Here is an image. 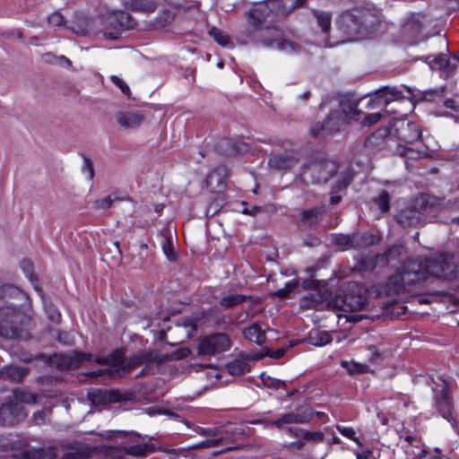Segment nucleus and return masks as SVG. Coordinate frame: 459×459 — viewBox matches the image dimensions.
<instances>
[{
    "label": "nucleus",
    "mask_w": 459,
    "mask_h": 459,
    "mask_svg": "<svg viewBox=\"0 0 459 459\" xmlns=\"http://www.w3.org/2000/svg\"><path fill=\"white\" fill-rule=\"evenodd\" d=\"M402 98V93L395 89L390 90L385 87L376 93L375 99L372 102H376L378 106L384 104L387 106L391 101Z\"/></svg>",
    "instance_id": "2f4dec72"
},
{
    "label": "nucleus",
    "mask_w": 459,
    "mask_h": 459,
    "mask_svg": "<svg viewBox=\"0 0 459 459\" xmlns=\"http://www.w3.org/2000/svg\"><path fill=\"white\" fill-rule=\"evenodd\" d=\"M243 336L249 342L262 345L265 339V332L262 330L258 324H253L243 329Z\"/></svg>",
    "instance_id": "7c9ffc66"
},
{
    "label": "nucleus",
    "mask_w": 459,
    "mask_h": 459,
    "mask_svg": "<svg viewBox=\"0 0 459 459\" xmlns=\"http://www.w3.org/2000/svg\"><path fill=\"white\" fill-rule=\"evenodd\" d=\"M175 13L170 10H162L154 21V25L157 28H163L170 24L175 19Z\"/></svg>",
    "instance_id": "de8ad7c7"
},
{
    "label": "nucleus",
    "mask_w": 459,
    "mask_h": 459,
    "mask_svg": "<svg viewBox=\"0 0 459 459\" xmlns=\"http://www.w3.org/2000/svg\"><path fill=\"white\" fill-rule=\"evenodd\" d=\"M13 394L15 399L21 403L32 404L37 402V394L30 393L25 389H15Z\"/></svg>",
    "instance_id": "603ef678"
},
{
    "label": "nucleus",
    "mask_w": 459,
    "mask_h": 459,
    "mask_svg": "<svg viewBox=\"0 0 459 459\" xmlns=\"http://www.w3.org/2000/svg\"><path fill=\"white\" fill-rule=\"evenodd\" d=\"M307 0H264L255 3L252 7L245 13L248 28L245 30L246 36L248 31L257 30L264 27V23L273 16L285 17L297 7H301Z\"/></svg>",
    "instance_id": "f03ea898"
},
{
    "label": "nucleus",
    "mask_w": 459,
    "mask_h": 459,
    "mask_svg": "<svg viewBox=\"0 0 459 459\" xmlns=\"http://www.w3.org/2000/svg\"><path fill=\"white\" fill-rule=\"evenodd\" d=\"M440 380L442 383L436 384V387L433 388L435 405L441 416L453 422V427L455 428L457 421L453 416L454 404L449 393V384L445 379Z\"/></svg>",
    "instance_id": "6e6552de"
},
{
    "label": "nucleus",
    "mask_w": 459,
    "mask_h": 459,
    "mask_svg": "<svg viewBox=\"0 0 459 459\" xmlns=\"http://www.w3.org/2000/svg\"><path fill=\"white\" fill-rule=\"evenodd\" d=\"M342 366L345 368L350 374H362L368 370V367L367 365L353 361H342Z\"/></svg>",
    "instance_id": "6e6d98bb"
},
{
    "label": "nucleus",
    "mask_w": 459,
    "mask_h": 459,
    "mask_svg": "<svg viewBox=\"0 0 459 459\" xmlns=\"http://www.w3.org/2000/svg\"><path fill=\"white\" fill-rule=\"evenodd\" d=\"M343 124L346 123L341 112L332 110L322 123L318 122L311 126L310 134L315 137L331 134L338 132Z\"/></svg>",
    "instance_id": "ddd939ff"
},
{
    "label": "nucleus",
    "mask_w": 459,
    "mask_h": 459,
    "mask_svg": "<svg viewBox=\"0 0 459 459\" xmlns=\"http://www.w3.org/2000/svg\"><path fill=\"white\" fill-rule=\"evenodd\" d=\"M400 276L403 285H413L427 280V271L424 264L410 259L403 264Z\"/></svg>",
    "instance_id": "4468645a"
},
{
    "label": "nucleus",
    "mask_w": 459,
    "mask_h": 459,
    "mask_svg": "<svg viewBox=\"0 0 459 459\" xmlns=\"http://www.w3.org/2000/svg\"><path fill=\"white\" fill-rule=\"evenodd\" d=\"M419 215H422L427 221V215L430 213L436 207V200L429 195L421 194L415 197L410 204Z\"/></svg>",
    "instance_id": "393cba45"
},
{
    "label": "nucleus",
    "mask_w": 459,
    "mask_h": 459,
    "mask_svg": "<svg viewBox=\"0 0 459 459\" xmlns=\"http://www.w3.org/2000/svg\"><path fill=\"white\" fill-rule=\"evenodd\" d=\"M298 161L292 155L273 153L269 157L268 165L274 170H286L295 166Z\"/></svg>",
    "instance_id": "bb28decb"
},
{
    "label": "nucleus",
    "mask_w": 459,
    "mask_h": 459,
    "mask_svg": "<svg viewBox=\"0 0 459 459\" xmlns=\"http://www.w3.org/2000/svg\"><path fill=\"white\" fill-rule=\"evenodd\" d=\"M124 447H108L104 451L102 459H125Z\"/></svg>",
    "instance_id": "052dcab7"
},
{
    "label": "nucleus",
    "mask_w": 459,
    "mask_h": 459,
    "mask_svg": "<svg viewBox=\"0 0 459 459\" xmlns=\"http://www.w3.org/2000/svg\"><path fill=\"white\" fill-rule=\"evenodd\" d=\"M6 297L25 298V294L17 287L11 284H2L0 282V299Z\"/></svg>",
    "instance_id": "8fccbe9b"
},
{
    "label": "nucleus",
    "mask_w": 459,
    "mask_h": 459,
    "mask_svg": "<svg viewBox=\"0 0 459 459\" xmlns=\"http://www.w3.org/2000/svg\"><path fill=\"white\" fill-rule=\"evenodd\" d=\"M373 202L381 212H387L390 209V195L385 190L381 191L379 195L373 199Z\"/></svg>",
    "instance_id": "3c124183"
},
{
    "label": "nucleus",
    "mask_w": 459,
    "mask_h": 459,
    "mask_svg": "<svg viewBox=\"0 0 459 459\" xmlns=\"http://www.w3.org/2000/svg\"><path fill=\"white\" fill-rule=\"evenodd\" d=\"M56 447L30 448L22 451L20 459H54L56 457Z\"/></svg>",
    "instance_id": "cd10ccee"
},
{
    "label": "nucleus",
    "mask_w": 459,
    "mask_h": 459,
    "mask_svg": "<svg viewBox=\"0 0 459 459\" xmlns=\"http://www.w3.org/2000/svg\"><path fill=\"white\" fill-rule=\"evenodd\" d=\"M109 27L115 30H132L136 26L134 19L127 13L116 11L111 13L107 20Z\"/></svg>",
    "instance_id": "412c9836"
},
{
    "label": "nucleus",
    "mask_w": 459,
    "mask_h": 459,
    "mask_svg": "<svg viewBox=\"0 0 459 459\" xmlns=\"http://www.w3.org/2000/svg\"><path fill=\"white\" fill-rule=\"evenodd\" d=\"M246 296L241 294H231L221 298L220 304L224 307H232L236 305L241 304L246 300Z\"/></svg>",
    "instance_id": "864d4df0"
},
{
    "label": "nucleus",
    "mask_w": 459,
    "mask_h": 459,
    "mask_svg": "<svg viewBox=\"0 0 459 459\" xmlns=\"http://www.w3.org/2000/svg\"><path fill=\"white\" fill-rule=\"evenodd\" d=\"M322 209L318 207L305 210L301 213V221L302 222L309 226L315 225L317 223L319 217L322 215Z\"/></svg>",
    "instance_id": "49530a36"
},
{
    "label": "nucleus",
    "mask_w": 459,
    "mask_h": 459,
    "mask_svg": "<svg viewBox=\"0 0 459 459\" xmlns=\"http://www.w3.org/2000/svg\"><path fill=\"white\" fill-rule=\"evenodd\" d=\"M98 451L97 447L82 446L76 452L65 453L61 459H88L93 453Z\"/></svg>",
    "instance_id": "37998d69"
},
{
    "label": "nucleus",
    "mask_w": 459,
    "mask_h": 459,
    "mask_svg": "<svg viewBox=\"0 0 459 459\" xmlns=\"http://www.w3.org/2000/svg\"><path fill=\"white\" fill-rule=\"evenodd\" d=\"M383 115L381 113H371V114H364L362 112V117L360 121H357L361 126H371L377 124L382 118Z\"/></svg>",
    "instance_id": "13d9d810"
},
{
    "label": "nucleus",
    "mask_w": 459,
    "mask_h": 459,
    "mask_svg": "<svg viewBox=\"0 0 459 459\" xmlns=\"http://www.w3.org/2000/svg\"><path fill=\"white\" fill-rule=\"evenodd\" d=\"M380 23L379 13L369 8L345 11L336 20L338 30L345 37L343 41L370 38L377 31Z\"/></svg>",
    "instance_id": "f257e3e1"
},
{
    "label": "nucleus",
    "mask_w": 459,
    "mask_h": 459,
    "mask_svg": "<svg viewBox=\"0 0 459 459\" xmlns=\"http://www.w3.org/2000/svg\"><path fill=\"white\" fill-rule=\"evenodd\" d=\"M29 316L11 304L0 307V336L6 339L27 340Z\"/></svg>",
    "instance_id": "7ed1b4c3"
},
{
    "label": "nucleus",
    "mask_w": 459,
    "mask_h": 459,
    "mask_svg": "<svg viewBox=\"0 0 459 459\" xmlns=\"http://www.w3.org/2000/svg\"><path fill=\"white\" fill-rule=\"evenodd\" d=\"M261 379L263 381V384L272 389H280V388H285L286 387V382L273 378L270 377L269 375H266L265 373L261 374Z\"/></svg>",
    "instance_id": "5fc2aeb1"
},
{
    "label": "nucleus",
    "mask_w": 459,
    "mask_h": 459,
    "mask_svg": "<svg viewBox=\"0 0 459 459\" xmlns=\"http://www.w3.org/2000/svg\"><path fill=\"white\" fill-rule=\"evenodd\" d=\"M336 429L342 435L354 440L359 446H362L359 438L355 437V431L352 428L342 427L338 425L336 426Z\"/></svg>",
    "instance_id": "774afa93"
},
{
    "label": "nucleus",
    "mask_w": 459,
    "mask_h": 459,
    "mask_svg": "<svg viewBox=\"0 0 459 459\" xmlns=\"http://www.w3.org/2000/svg\"><path fill=\"white\" fill-rule=\"evenodd\" d=\"M117 123L126 129H135L144 121V116L139 112L120 111L116 114Z\"/></svg>",
    "instance_id": "b1692460"
},
{
    "label": "nucleus",
    "mask_w": 459,
    "mask_h": 459,
    "mask_svg": "<svg viewBox=\"0 0 459 459\" xmlns=\"http://www.w3.org/2000/svg\"><path fill=\"white\" fill-rule=\"evenodd\" d=\"M446 87L442 86L437 89L427 90V91H418L417 94H414V97L419 100L425 101H436L438 99H441L445 94Z\"/></svg>",
    "instance_id": "a19ab883"
},
{
    "label": "nucleus",
    "mask_w": 459,
    "mask_h": 459,
    "mask_svg": "<svg viewBox=\"0 0 459 459\" xmlns=\"http://www.w3.org/2000/svg\"><path fill=\"white\" fill-rule=\"evenodd\" d=\"M23 407L14 402H9L0 407V426L11 427L24 418Z\"/></svg>",
    "instance_id": "f3484780"
},
{
    "label": "nucleus",
    "mask_w": 459,
    "mask_h": 459,
    "mask_svg": "<svg viewBox=\"0 0 459 459\" xmlns=\"http://www.w3.org/2000/svg\"><path fill=\"white\" fill-rule=\"evenodd\" d=\"M126 4L131 10L145 13H152L157 8L155 0H126Z\"/></svg>",
    "instance_id": "e433bc0d"
},
{
    "label": "nucleus",
    "mask_w": 459,
    "mask_h": 459,
    "mask_svg": "<svg viewBox=\"0 0 459 459\" xmlns=\"http://www.w3.org/2000/svg\"><path fill=\"white\" fill-rule=\"evenodd\" d=\"M124 352L120 350L113 351L107 357H98L95 359V362L99 365L110 366L108 368L93 370L86 373L89 377H97L100 376H107L109 378H115L121 377V368L124 367Z\"/></svg>",
    "instance_id": "9d476101"
},
{
    "label": "nucleus",
    "mask_w": 459,
    "mask_h": 459,
    "mask_svg": "<svg viewBox=\"0 0 459 459\" xmlns=\"http://www.w3.org/2000/svg\"><path fill=\"white\" fill-rule=\"evenodd\" d=\"M339 164L327 158L316 159L301 168L300 178L306 184L326 183L338 171Z\"/></svg>",
    "instance_id": "423d86ee"
},
{
    "label": "nucleus",
    "mask_w": 459,
    "mask_h": 459,
    "mask_svg": "<svg viewBox=\"0 0 459 459\" xmlns=\"http://www.w3.org/2000/svg\"><path fill=\"white\" fill-rule=\"evenodd\" d=\"M328 305L342 311L362 310L368 306L367 289L357 281L342 284Z\"/></svg>",
    "instance_id": "20e7f679"
},
{
    "label": "nucleus",
    "mask_w": 459,
    "mask_h": 459,
    "mask_svg": "<svg viewBox=\"0 0 459 459\" xmlns=\"http://www.w3.org/2000/svg\"><path fill=\"white\" fill-rule=\"evenodd\" d=\"M324 433L321 431H300V437L309 442H321L324 440Z\"/></svg>",
    "instance_id": "e2e57ef3"
},
{
    "label": "nucleus",
    "mask_w": 459,
    "mask_h": 459,
    "mask_svg": "<svg viewBox=\"0 0 459 459\" xmlns=\"http://www.w3.org/2000/svg\"><path fill=\"white\" fill-rule=\"evenodd\" d=\"M396 222L403 228L418 227L425 222V218L419 215L415 210L409 205L395 215Z\"/></svg>",
    "instance_id": "4be33fe9"
},
{
    "label": "nucleus",
    "mask_w": 459,
    "mask_h": 459,
    "mask_svg": "<svg viewBox=\"0 0 459 459\" xmlns=\"http://www.w3.org/2000/svg\"><path fill=\"white\" fill-rule=\"evenodd\" d=\"M167 357H162V355L156 351L141 352L129 358L126 364L121 368V370L122 373H126L143 364L149 366L153 362L160 365L167 361Z\"/></svg>",
    "instance_id": "2eb2a0df"
},
{
    "label": "nucleus",
    "mask_w": 459,
    "mask_h": 459,
    "mask_svg": "<svg viewBox=\"0 0 459 459\" xmlns=\"http://www.w3.org/2000/svg\"><path fill=\"white\" fill-rule=\"evenodd\" d=\"M229 177V169L225 165H219L211 170L205 178L206 186L211 192H221L226 186Z\"/></svg>",
    "instance_id": "aec40b11"
},
{
    "label": "nucleus",
    "mask_w": 459,
    "mask_h": 459,
    "mask_svg": "<svg viewBox=\"0 0 459 459\" xmlns=\"http://www.w3.org/2000/svg\"><path fill=\"white\" fill-rule=\"evenodd\" d=\"M190 354V349L184 347L173 351L169 355H162V357H167V360H178L188 357Z\"/></svg>",
    "instance_id": "0e129e2a"
},
{
    "label": "nucleus",
    "mask_w": 459,
    "mask_h": 459,
    "mask_svg": "<svg viewBox=\"0 0 459 459\" xmlns=\"http://www.w3.org/2000/svg\"><path fill=\"white\" fill-rule=\"evenodd\" d=\"M162 250L167 258L169 261H175L178 257L177 254L173 250L172 237L170 232H167L163 235Z\"/></svg>",
    "instance_id": "09e8293b"
},
{
    "label": "nucleus",
    "mask_w": 459,
    "mask_h": 459,
    "mask_svg": "<svg viewBox=\"0 0 459 459\" xmlns=\"http://www.w3.org/2000/svg\"><path fill=\"white\" fill-rule=\"evenodd\" d=\"M230 336L225 333H216L204 336L198 343V353L203 356H212L230 349Z\"/></svg>",
    "instance_id": "f8f14e48"
},
{
    "label": "nucleus",
    "mask_w": 459,
    "mask_h": 459,
    "mask_svg": "<svg viewBox=\"0 0 459 459\" xmlns=\"http://www.w3.org/2000/svg\"><path fill=\"white\" fill-rule=\"evenodd\" d=\"M299 286L298 281H290L285 283L284 288L279 289L275 292H273V296L280 298V299H285L289 296V294Z\"/></svg>",
    "instance_id": "bf43d9fd"
},
{
    "label": "nucleus",
    "mask_w": 459,
    "mask_h": 459,
    "mask_svg": "<svg viewBox=\"0 0 459 459\" xmlns=\"http://www.w3.org/2000/svg\"><path fill=\"white\" fill-rule=\"evenodd\" d=\"M404 251V247L402 245H395L388 249L384 254L379 255L381 257V264L385 265L387 264L391 260L398 259L403 252Z\"/></svg>",
    "instance_id": "a18cd8bd"
},
{
    "label": "nucleus",
    "mask_w": 459,
    "mask_h": 459,
    "mask_svg": "<svg viewBox=\"0 0 459 459\" xmlns=\"http://www.w3.org/2000/svg\"><path fill=\"white\" fill-rule=\"evenodd\" d=\"M177 331H185V339H190L197 331L195 321L191 317H182L176 325Z\"/></svg>",
    "instance_id": "58836bf2"
},
{
    "label": "nucleus",
    "mask_w": 459,
    "mask_h": 459,
    "mask_svg": "<svg viewBox=\"0 0 459 459\" xmlns=\"http://www.w3.org/2000/svg\"><path fill=\"white\" fill-rule=\"evenodd\" d=\"M21 268L22 269V271L24 272V273L27 275V277L30 279V281L31 282H34L35 281H37V278L33 273V264L30 260L23 259L21 262Z\"/></svg>",
    "instance_id": "69168bd1"
},
{
    "label": "nucleus",
    "mask_w": 459,
    "mask_h": 459,
    "mask_svg": "<svg viewBox=\"0 0 459 459\" xmlns=\"http://www.w3.org/2000/svg\"><path fill=\"white\" fill-rule=\"evenodd\" d=\"M332 243L342 250L351 249L353 247V235L351 234H333L331 237Z\"/></svg>",
    "instance_id": "79ce46f5"
},
{
    "label": "nucleus",
    "mask_w": 459,
    "mask_h": 459,
    "mask_svg": "<svg viewBox=\"0 0 459 459\" xmlns=\"http://www.w3.org/2000/svg\"><path fill=\"white\" fill-rule=\"evenodd\" d=\"M302 286L304 289H310L312 292L300 299L299 307L301 309L315 308L328 300L332 295L325 284H321L320 281L316 280L305 281Z\"/></svg>",
    "instance_id": "1a4fd4ad"
},
{
    "label": "nucleus",
    "mask_w": 459,
    "mask_h": 459,
    "mask_svg": "<svg viewBox=\"0 0 459 459\" xmlns=\"http://www.w3.org/2000/svg\"><path fill=\"white\" fill-rule=\"evenodd\" d=\"M92 355L85 352H74L71 354L55 355L54 360L44 354H39L36 359H40L47 364L55 363L61 370L78 368L83 362L91 360Z\"/></svg>",
    "instance_id": "9b49d317"
},
{
    "label": "nucleus",
    "mask_w": 459,
    "mask_h": 459,
    "mask_svg": "<svg viewBox=\"0 0 459 459\" xmlns=\"http://www.w3.org/2000/svg\"><path fill=\"white\" fill-rule=\"evenodd\" d=\"M126 455L134 456H146L155 451V446L151 443H144L124 447Z\"/></svg>",
    "instance_id": "ea45409f"
},
{
    "label": "nucleus",
    "mask_w": 459,
    "mask_h": 459,
    "mask_svg": "<svg viewBox=\"0 0 459 459\" xmlns=\"http://www.w3.org/2000/svg\"><path fill=\"white\" fill-rule=\"evenodd\" d=\"M215 149L220 153L230 156L247 152V147L241 141L221 138L216 143Z\"/></svg>",
    "instance_id": "5701e85b"
},
{
    "label": "nucleus",
    "mask_w": 459,
    "mask_h": 459,
    "mask_svg": "<svg viewBox=\"0 0 459 459\" xmlns=\"http://www.w3.org/2000/svg\"><path fill=\"white\" fill-rule=\"evenodd\" d=\"M311 13L316 20L322 32L327 33L331 29L332 13L326 11L312 9Z\"/></svg>",
    "instance_id": "4c0bfd02"
},
{
    "label": "nucleus",
    "mask_w": 459,
    "mask_h": 459,
    "mask_svg": "<svg viewBox=\"0 0 459 459\" xmlns=\"http://www.w3.org/2000/svg\"><path fill=\"white\" fill-rule=\"evenodd\" d=\"M209 35L213 38V39L221 46H227L230 42V37L223 32L221 30L212 27L209 30Z\"/></svg>",
    "instance_id": "4d7b16f0"
},
{
    "label": "nucleus",
    "mask_w": 459,
    "mask_h": 459,
    "mask_svg": "<svg viewBox=\"0 0 459 459\" xmlns=\"http://www.w3.org/2000/svg\"><path fill=\"white\" fill-rule=\"evenodd\" d=\"M360 100L354 98L352 95L345 94L342 95L339 100V106L341 108V114L342 119L346 124L351 121H360L362 117V111L358 108Z\"/></svg>",
    "instance_id": "dca6fc26"
},
{
    "label": "nucleus",
    "mask_w": 459,
    "mask_h": 459,
    "mask_svg": "<svg viewBox=\"0 0 459 459\" xmlns=\"http://www.w3.org/2000/svg\"><path fill=\"white\" fill-rule=\"evenodd\" d=\"M425 270L427 271V277L432 275L434 277H446L447 271L450 269V264L441 258H428L424 264Z\"/></svg>",
    "instance_id": "a878e982"
},
{
    "label": "nucleus",
    "mask_w": 459,
    "mask_h": 459,
    "mask_svg": "<svg viewBox=\"0 0 459 459\" xmlns=\"http://www.w3.org/2000/svg\"><path fill=\"white\" fill-rule=\"evenodd\" d=\"M311 344L316 346H324L332 342V336L326 331L311 332L308 336Z\"/></svg>",
    "instance_id": "c03bdc74"
},
{
    "label": "nucleus",
    "mask_w": 459,
    "mask_h": 459,
    "mask_svg": "<svg viewBox=\"0 0 459 459\" xmlns=\"http://www.w3.org/2000/svg\"><path fill=\"white\" fill-rule=\"evenodd\" d=\"M246 37L254 44L275 48L289 54L299 53L302 49L299 43L285 39L283 32L275 26H264L257 30L248 31Z\"/></svg>",
    "instance_id": "39448f33"
},
{
    "label": "nucleus",
    "mask_w": 459,
    "mask_h": 459,
    "mask_svg": "<svg viewBox=\"0 0 459 459\" xmlns=\"http://www.w3.org/2000/svg\"><path fill=\"white\" fill-rule=\"evenodd\" d=\"M89 400L96 405H106L108 403L126 401L128 397L119 390H101L97 389L88 394Z\"/></svg>",
    "instance_id": "a211bd4d"
},
{
    "label": "nucleus",
    "mask_w": 459,
    "mask_h": 459,
    "mask_svg": "<svg viewBox=\"0 0 459 459\" xmlns=\"http://www.w3.org/2000/svg\"><path fill=\"white\" fill-rule=\"evenodd\" d=\"M286 352V350L284 348L277 349L275 351H272L271 349L264 347L263 348V353L255 355V359H262L264 356H269L273 359H280L281 358Z\"/></svg>",
    "instance_id": "680f3d73"
},
{
    "label": "nucleus",
    "mask_w": 459,
    "mask_h": 459,
    "mask_svg": "<svg viewBox=\"0 0 459 459\" xmlns=\"http://www.w3.org/2000/svg\"><path fill=\"white\" fill-rule=\"evenodd\" d=\"M314 417V411L308 404L301 405L294 411L282 414L274 420H260L257 422L263 423L266 427L274 426L281 429L285 424H305L309 422Z\"/></svg>",
    "instance_id": "0eeeda50"
},
{
    "label": "nucleus",
    "mask_w": 459,
    "mask_h": 459,
    "mask_svg": "<svg viewBox=\"0 0 459 459\" xmlns=\"http://www.w3.org/2000/svg\"><path fill=\"white\" fill-rule=\"evenodd\" d=\"M381 257L379 255L359 256L356 258L353 270L359 273L372 272L377 264H381Z\"/></svg>",
    "instance_id": "c85d7f7f"
},
{
    "label": "nucleus",
    "mask_w": 459,
    "mask_h": 459,
    "mask_svg": "<svg viewBox=\"0 0 459 459\" xmlns=\"http://www.w3.org/2000/svg\"><path fill=\"white\" fill-rule=\"evenodd\" d=\"M351 179L350 175H345L342 177V178H339L333 186L330 197V204L332 205H336L341 202L342 196L337 195V193L344 190L351 184Z\"/></svg>",
    "instance_id": "72a5a7b5"
},
{
    "label": "nucleus",
    "mask_w": 459,
    "mask_h": 459,
    "mask_svg": "<svg viewBox=\"0 0 459 459\" xmlns=\"http://www.w3.org/2000/svg\"><path fill=\"white\" fill-rule=\"evenodd\" d=\"M353 235V249L366 248L378 243L379 238L374 234L365 232H352Z\"/></svg>",
    "instance_id": "c756f323"
},
{
    "label": "nucleus",
    "mask_w": 459,
    "mask_h": 459,
    "mask_svg": "<svg viewBox=\"0 0 459 459\" xmlns=\"http://www.w3.org/2000/svg\"><path fill=\"white\" fill-rule=\"evenodd\" d=\"M395 134L403 143H413L420 139L421 131L418 125L410 121H402L395 126Z\"/></svg>",
    "instance_id": "6ab92c4d"
},
{
    "label": "nucleus",
    "mask_w": 459,
    "mask_h": 459,
    "mask_svg": "<svg viewBox=\"0 0 459 459\" xmlns=\"http://www.w3.org/2000/svg\"><path fill=\"white\" fill-rule=\"evenodd\" d=\"M388 134L386 128H380L370 136H368L364 142V147L369 151L380 148L384 143V139Z\"/></svg>",
    "instance_id": "f704fd0d"
},
{
    "label": "nucleus",
    "mask_w": 459,
    "mask_h": 459,
    "mask_svg": "<svg viewBox=\"0 0 459 459\" xmlns=\"http://www.w3.org/2000/svg\"><path fill=\"white\" fill-rule=\"evenodd\" d=\"M27 374V370L14 365H8L0 370V377L13 382H20Z\"/></svg>",
    "instance_id": "473e14b6"
},
{
    "label": "nucleus",
    "mask_w": 459,
    "mask_h": 459,
    "mask_svg": "<svg viewBox=\"0 0 459 459\" xmlns=\"http://www.w3.org/2000/svg\"><path fill=\"white\" fill-rule=\"evenodd\" d=\"M225 369L232 376H240L250 370V365L244 359H235L225 365Z\"/></svg>",
    "instance_id": "c9c22d12"
},
{
    "label": "nucleus",
    "mask_w": 459,
    "mask_h": 459,
    "mask_svg": "<svg viewBox=\"0 0 459 459\" xmlns=\"http://www.w3.org/2000/svg\"><path fill=\"white\" fill-rule=\"evenodd\" d=\"M46 312L49 320L54 323H59L61 320V314L58 309L52 304H48L45 306Z\"/></svg>",
    "instance_id": "338daca9"
}]
</instances>
